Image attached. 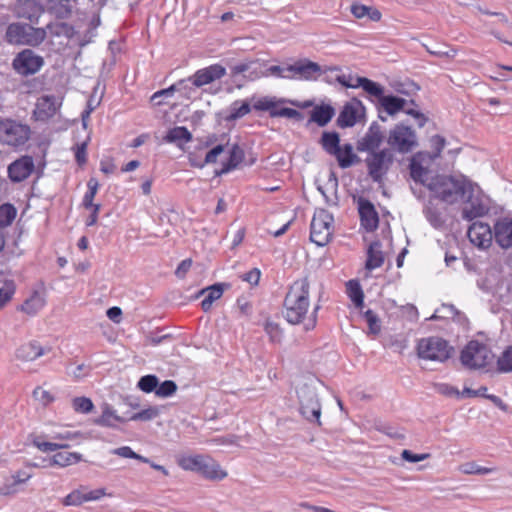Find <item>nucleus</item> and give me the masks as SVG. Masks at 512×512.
I'll use <instances>...</instances> for the list:
<instances>
[{
	"instance_id": "f257e3e1",
	"label": "nucleus",
	"mask_w": 512,
	"mask_h": 512,
	"mask_svg": "<svg viewBox=\"0 0 512 512\" xmlns=\"http://www.w3.org/2000/svg\"><path fill=\"white\" fill-rule=\"evenodd\" d=\"M66 29H71L67 23L48 24L46 28H37L28 23L13 22L7 26L4 40L11 45L37 47L46 39V30L60 36Z\"/></svg>"
},
{
	"instance_id": "f03ea898",
	"label": "nucleus",
	"mask_w": 512,
	"mask_h": 512,
	"mask_svg": "<svg viewBox=\"0 0 512 512\" xmlns=\"http://www.w3.org/2000/svg\"><path fill=\"white\" fill-rule=\"evenodd\" d=\"M310 284L307 278L298 279L290 286L283 302V315L288 323L303 322L309 308Z\"/></svg>"
},
{
	"instance_id": "7ed1b4c3",
	"label": "nucleus",
	"mask_w": 512,
	"mask_h": 512,
	"mask_svg": "<svg viewBox=\"0 0 512 512\" xmlns=\"http://www.w3.org/2000/svg\"><path fill=\"white\" fill-rule=\"evenodd\" d=\"M470 183L465 177L457 178L451 175L438 174L431 178L427 184L435 198L447 204H454L458 199L464 198Z\"/></svg>"
},
{
	"instance_id": "20e7f679",
	"label": "nucleus",
	"mask_w": 512,
	"mask_h": 512,
	"mask_svg": "<svg viewBox=\"0 0 512 512\" xmlns=\"http://www.w3.org/2000/svg\"><path fill=\"white\" fill-rule=\"evenodd\" d=\"M177 464L186 471L195 472L209 480H222L227 472L209 455H183L177 459Z\"/></svg>"
},
{
	"instance_id": "39448f33",
	"label": "nucleus",
	"mask_w": 512,
	"mask_h": 512,
	"mask_svg": "<svg viewBox=\"0 0 512 512\" xmlns=\"http://www.w3.org/2000/svg\"><path fill=\"white\" fill-rule=\"evenodd\" d=\"M391 150L401 154L412 152L419 146L416 131L404 122L397 123L387 137Z\"/></svg>"
},
{
	"instance_id": "423d86ee",
	"label": "nucleus",
	"mask_w": 512,
	"mask_h": 512,
	"mask_svg": "<svg viewBox=\"0 0 512 512\" xmlns=\"http://www.w3.org/2000/svg\"><path fill=\"white\" fill-rule=\"evenodd\" d=\"M453 348L441 337L422 338L417 344V355L421 359L445 362L451 357Z\"/></svg>"
},
{
	"instance_id": "0eeeda50",
	"label": "nucleus",
	"mask_w": 512,
	"mask_h": 512,
	"mask_svg": "<svg viewBox=\"0 0 512 512\" xmlns=\"http://www.w3.org/2000/svg\"><path fill=\"white\" fill-rule=\"evenodd\" d=\"M494 358L491 349L477 340H472L461 351L460 360L469 369L486 367Z\"/></svg>"
},
{
	"instance_id": "6e6552de",
	"label": "nucleus",
	"mask_w": 512,
	"mask_h": 512,
	"mask_svg": "<svg viewBox=\"0 0 512 512\" xmlns=\"http://www.w3.org/2000/svg\"><path fill=\"white\" fill-rule=\"evenodd\" d=\"M31 129L27 124L6 118L0 120V142L18 148L30 138Z\"/></svg>"
},
{
	"instance_id": "1a4fd4ad",
	"label": "nucleus",
	"mask_w": 512,
	"mask_h": 512,
	"mask_svg": "<svg viewBox=\"0 0 512 512\" xmlns=\"http://www.w3.org/2000/svg\"><path fill=\"white\" fill-rule=\"evenodd\" d=\"M333 215L325 209L318 210L310 224V240L318 246H325L333 235Z\"/></svg>"
},
{
	"instance_id": "9d476101",
	"label": "nucleus",
	"mask_w": 512,
	"mask_h": 512,
	"mask_svg": "<svg viewBox=\"0 0 512 512\" xmlns=\"http://www.w3.org/2000/svg\"><path fill=\"white\" fill-rule=\"evenodd\" d=\"M299 411L309 422L321 424V404L314 387L304 384L297 390Z\"/></svg>"
},
{
	"instance_id": "9b49d317",
	"label": "nucleus",
	"mask_w": 512,
	"mask_h": 512,
	"mask_svg": "<svg viewBox=\"0 0 512 512\" xmlns=\"http://www.w3.org/2000/svg\"><path fill=\"white\" fill-rule=\"evenodd\" d=\"M365 159L369 177L376 183L382 182L394 162V155L388 148L368 152Z\"/></svg>"
},
{
	"instance_id": "f8f14e48",
	"label": "nucleus",
	"mask_w": 512,
	"mask_h": 512,
	"mask_svg": "<svg viewBox=\"0 0 512 512\" xmlns=\"http://www.w3.org/2000/svg\"><path fill=\"white\" fill-rule=\"evenodd\" d=\"M44 64V58L28 48L17 53L12 61L13 69L22 76L36 74Z\"/></svg>"
},
{
	"instance_id": "ddd939ff",
	"label": "nucleus",
	"mask_w": 512,
	"mask_h": 512,
	"mask_svg": "<svg viewBox=\"0 0 512 512\" xmlns=\"http://www.w3.org/2000/svg\"><path fill=\"white\" fill-rule=\"evenodd\" d=\"M384 138L381 125L377 121H373L365 135L357 140L356 150L358 152H375V150H379Z\"/></svg>"
},
{
	"instance_id": "4468645a",
	"label": "nucleus",
	"mask_w": 512,
	"mask_h": 512,
	"mask_svg": "<svg viewBox=\"0 0 512 512\" xmlns=\"http://www.w3.org/2000/svg\"><path fill=\"white\" fill-rule=\"evenodd\" d=\"M360 225L366 232H374L379 226V215L374 204L367 198H358Z\"/></svg>"
},
{
	"instance_id": "2eb2a0df",
	"label": "nucleus",
	"mask_w": 512,
	"mask_h": 512,
	"mask_svg": "<svg viewBox=\"0 0 512 512\" xmlns=\"http://www.w3.org/2000/svg\"><path fill=\"white\" fill-rule=\"evenodd\" d=\"M286 70L290 75H293V79L301 80H313L316 79L315 75H319L323 72L322 67L307 58L299 59L295 63L286 66Z\"/></svg>"
},
{
	"instance_id": "dca6fc26",
	"label": "nucleus",
	"mask_w": 512,
	"mask_h": 512,
	"mask_svg": "<svg viewBox=\"0 0 512 512\" xmlns=\"http://www.w3.org/2000/svg\"><path fill=\"white\" fill-rule=\"evenodd\" d=\"M467 235L470 241L479 248H488L494 238L493 228L488 223L476 221L468 229Z\"/></svg>"
},
{
	"instance_id": "f3484780",
	"label": "nucleus",
	"mask_w": 512,
	"mask_h": 512,
	"mask_svg": "<svg viewBox=\"0 0 512 512\" xmlns=\"http://www.w3.org/2000/svg\"><path fill=\"white\" fill-rule=\"evenodd\" d=\"M34 168L33 158L29 155L22 156L8 166V177L14 183L22 182L31 175Z\"/></svg>"
},
{
	"instance_id": "a211bd4d",
	"label": "nucleus",
	"mask_w": 512,
	"mask_h": 512,
	"mask_svg": "<svg viewBox=\"0 0 512 512\" xmlns=\"http://www.w3.org/2000/svg\"><path fill=\"white\" fill-rule=\"evenodd\" d=\"M358 107L361 108L362 113L364 114L365 107L357 98H353L352 102L346 103L336 120L337 126L342 129L353 127L360 118L358 114Z\"/></svg>"
},
{
	"instance_id": "6ab92c4d",
	"label": "nucleus",
	"mask_w": 512,
	"mask_h": 512,
	"mask_svg": "<svg viewBox=\"0 0 512 512\" xmlns=\"http://www.w3.org/2000/svg\"><path fill=\"white\" fill-rule=\"evenodd\" d=\"M412 105L414 107H418V104L415 102V100H406L402 97H399L397 95L389 94L384 95L379 103L376 104L377 111H380V109H383L384 112H386L389 116H395L399 112L405 110V107L407 105Z\"/></svg>"
},
{
	"instance_id": "aec40b11",
	"label": "nucleus",
	"mask_w": 512,
	"mask_h": 512,
	"mask_svg": "<svg viewBox=\"0 0 512 512\" xmlns=\"http://www.w3.org/2000/svg\"><path fill=\"white\" fill-rule=\"evenodd\" d=\"M226 75V68L221 64H212L208 67L197 70L193 74L194 86L200 88L213 83Z\"/></svg>"
},
{
	"instance_id": "412c9836",
	"label": "nucleus",
	"mask_w": 512,
	"mask_h": 512,
	"mask_svg": "<svg viewBox=\"0 0 512 512\" xmlns=\"http://www.w3.org/2000/svg\"><path fill=\"white\" fill-rule=\"evenodd\" d=\"M17 17L28 20L31 25L37 24L44 8L37 0H19L15 6Z\"/></svg>"
},
{
	"instance_id": "4be33fe9",
	"label": "nucleus",
	"mask_w": 512,
	"mask_h": 512,
	"mask_svg": "<svg viewBox=\"0 0 512 512\" xmlns=\"http://www.w3.org/2000/svg\"><path fill=\"white\" fill-rule=\"evenodd\" d=\"M495 242L503 249L512 247V219L502 217L496 220L493 226Z\"/></svg>"
},
{
	"instance_id": "5701e85b",
	"label": "nucleus",
	"mask_w": 512,
	"mask_h": 512,
	"mask_svg": "<svg viewBox=\"0 0 512 512\" xmlns=\"http://www.w3.org/2000/svg\"><path fill=\"white\" fill-rule=\"evenodd\" d=\"M425 157V152L420 151L415 153L410 159L408 168L412 180L427 187L428 183L426 182L425 176L428 174V168L422 165Z\"/></svg>"
},
{
	"instance_id": "b1692460",
	"label": "nucleus",
	"mask_w": 512,
	"mask_h": 512,
	"mask_svg": "<svg viewBox=\"0 0 512 512\" xmlns=\"http://www.w3.org/2000/svg\"><path fill=\"white\" fill-rule=\"evenodd\" d=\"M309 115L310 117L307 125L315 123L319 127H325L334 117L335 108L331 104L322 103L320 105H315L309 112Z\"/></svg>"
},
{
	"instance_id": "393cba45",
	"label": "nucleus",
	"mask_w": 512,
	"mask_h": 512,
	"mask_svg": "<svg viewBox=\"0 0 512 512\" xmlns=\"http://www.w3.org/2000/svg\"><path fill=\"white\" fill-rule=\"evenodd\" d=\"M49 351L50 348H44L37 341H31L22 344L16 350V357L23 361H33Z\"/></svg>"
},
{
	"instance_id": "a878e982",
	"label": "nucleus",
	"mask_w": 512,
	"mask_h": 512,
	"mask_svg": "<svg viewBox=\"0 0 512 512\" xmlns=\"http://www.w3.org/2000/svg\"><path fill=\"white\" fill-rule=\"evenodd\" d=\"M244 158V150L238 144H233L231 149L229 150V157L227 161L222 163V167L220 170L215 171V175L221 176L236 169L239 166V164L243 162Z\"/></svg>"
},
{
	"instance_id": "bb28decb",
	"label": "nucleus",
	"mask_w": 512,
	"mask_h": 512,
	"mask_svg": "<svg viewBox=\"0 0 512 512\" xmlns=\"http://www.w3.org/2000/svg\"><path fill=\"white\" fill-rule=\"evenodd\" d=\"M342 169L349 168L361 162V158L354 153L353 146L350 143H345L338 148V152L333 154Z\"/></svg>"
},
{
	"instance_id": "cd10ccee",
	"label": "nucleus",
	"mask_w": 512,
	"mask_h": 512,
	"mask_svg": "<svg viewBox=\"0 0 512 512\" xmlns=\"http://www.w3.org/2000/svg\"><path fill=\"white\" fill-rule=\"evenodd\" d=\"M230 284L228 283H215L200 291V294H206L205 298L201 302V308L204 312H208L214 301L218 300L225 289H228Z\"/></svg>"
},
{
	"instance_id": "c85d7f7f",
	"label": "nucleus",
	"mask_w": 512,
	"mask_h": 512,
	"mask_svg": "<svg viewBox=\"0 0 512 512\" xmlns=\"http://www.w3.org/2000/svg\"><path fill=\"white\" fill-rule=\"evenodd\" d=\"M258 64V60H251L233 65L230 67L231 77L235 78L239 74H243V77L249 80L258 79L261 77V71L256 68Z\"/></svg>"
},
{
	"instance_id": "c756f323",
	"label": "nucleus",
	"mask_w": 512,
	"mask_h": 512,
	"mask_svg": "<svg viewBox=\"0 0 512 512\" xmlns=\"http://www.w3.org/2000/svg\"><path fill=\"white\" fill-rule=\"evenodd\" d=\"M382 243L379 240L372 241L367 250V259L365 268L372 271L379 268L384 263V254L381 250Z\"/></svg>"
},
{
	"instance_id": "7c9ffc66",
	"label": "nucleus",
	"mask_w": 512,
	"mask_h": 512,
	"mask_svg": "<svg viewBox=\"0 0 512 512\" xmlns=\"http://www.w3.org/2000/svg\"><path fill=\"white\" fill-rule=\"evenodd\" d=\"M83 460L82 454L78 452H58L54 454L43 467L59 466L67 467L77 464Z\"/></svg>"
},
{
	"instance_id": "2f4dec72",
	"label": "nucleus",
	"mask_w": 512,
	"mask_h": 512,
	"mask_svg": "<svg viewBox=\"0 0 512 512\" xmlns=\"http://www.w3.org/2000/svg\"><path fill=\"white\" fill-rule=\"evenodd\" d=\"M193 75L185 79H180L168 88L159 90V93L179 92L181 96L190 99L198 87L194 86Z\"/></svg>"
},
{
	"instance_id": "473e14b6",
	"label": "nucleus",
	"mask_w": 512,
	"mask_h": 512,
	"mask_svg": "<svg viewBox=\"0 0 512 512\" xmlns=\"http://www.w3.org/2000/svg\"><path fill=\"white\" fill-rule=\"evenodd\" d=\"M354 87H361L367 94L377 98V103L385 95V89L381 84L366 77L358 76Z\"/></svg>"
},
{
	"instance_id": "72a5a7b5",
	"label": "nucleus",
	"mask_w": 512,
	"mask_h": 512,
	"mask_svg": "<svg viewBox=\"0 0 512 512\" xmlns=\"http://www.w3.org/2000/svg\"><path fill=\"white\" fill-rule=\"evenodd\" d=\"M112 420L124 423L127 422L126 417L119 416L116 411L107 403L103 405L102 414L94 420V423L98 426L115 428L116 425Z\"/></svg>"
},
{
	"instance_id": "f704fd0d",
	"label": "nucleus",
	"mask_w": 512,
	"mask_h": 512,
	"mask_svg": "<svg viewBox=\"0 0 512 512\" xmlns=\"http://www.w3.org/2000/svg\"><path fill=\"white\" fill-rule=\"evenodd\" d=\"M320 144L327 154H336L341 146L339 133L336 131H324L320 138Z\"/></svg>"
},
{
	"instance_id": "c9c22d12",
	"label": "nucleus",
	"mask_w": 512,
	"mask_h": 512,
	"mask_svg": "<svg viewBox=\"0 0 512 512\" xmlns=\"http://www.w3.org/2000/svg\"><path fill=\"white\" fill-rule=\"evenodd\" d=\"M57 107L55 104L54 97L44 96L41 101L38 102L35 113L39 119H48L55 115Z\"/></svg>"
},
{
	"instance_id": "e433bc0d",
	"label": "nucleus",
	"mask_w": 512,
	"mask_h": 512,
	"mask_svg": "<svg viewBox=\"0 0 512 512\" xmlns=\"http://www.w3.org/2000/svg\"><path fill=\"white\" fill-rule=\"evenodd\" d=\"M251 106L247 101H235L231 104L229 108V113L224 117V120L227 122H232L237 119H240L250 113Z\"/></svg>"
},
{
	"instance_id": "4c0bfd02",
	"label": "nucleus",
	"mask_w": 512,
	"mask_h": 512,
	"mask_svg": "<svg viewBox=\"0 0 512 512\" xmlns=\"http://www.w3.org/2000/svg\"><path fill=\"white\" fill-rule=\"evenodd\" d=\"M29 438L31 439L32 444L42 452H52L59 449H66L69 447L68 444L44 441L43 435L30 434Z\"/></svg>"
},
{
	"instance_id": "58836bf2",
	"label": "nucleus",
	"mask_w": 512,
	"mask_h": 512,
	"mask_svg": "<svg viewBox=\"0 0 512 512\" xmlns=\"http://www.w3.org/2000/svg\"><path fill=\"white\" fill-rule=\"evenodd\" d=\"M191 139L192 134L185 126H176L164 136V140L168 143L189 142Z\"/></svg>"
},
{
	"instance_id": "ea45409f",
	"label": "nucleus",
	"mask_w": 512,
	"mask_h": 512,
	"mask_svg": "<svg viewBox=\"0 0 512 512\" xmlns=\"http://www.w3.org/2000/svg\"><path fill=\"white\" fill-rule=\"evenodd\" d=\"M348 296L357 308L364 306V293L357 280H349L346 284Z\"/></svg>"
},
{
	"instance_id": "a19ab883",
	"label": "nucleus",
	"mask_w": 512,
	"mask_h": 512,
	"mask_svg": "<svg viewBox=\"0 0 512 512\" xmlns=\"http://www.w3.org/2000/svg\"><path fill=\"white\" fill-rule=\"evenodd\" d=\"M16 291L14 280L0 279V309L11 301Z\"/></svg>"
},
{
	"instance_id": "79ce46f5",
	"label": "nucleus",
	"mask_w": 512,
	"mask_h": 512,
	"mask_svg": "<svg viewBox=\"0 0 512 512\" xmlns=\"http://www.w3.org/2000/svg\"><path fill=\"white\" fill-rule=\"evenodd\" d=\"M43 306V299L37 293H34L21 304L20 310L29 315H35Z\"/></svg>"
},
{
	"instance_id": "37998d69",
	"label": "nucleus",
	"mask_w": 512,
	"mask_h": 512,
	"mask_svg": "<svg viewBox=\"0 0 512 512\" xmlns=\"http://www.w3.org/2000/svg\"><path fill=\"white\" fill-rule=\"evenodd\" d=\"M17 215L16 207L11 203H5L0 206V228L12 224Z\"/></svg>"
},
{
	"instance_id": "c03bdc74",
	"label": "nucleus",
	"mask_w": 512,
	"mask_h": 512,
	"mask_svg": "<svg viewBox=\"0 0 512 512\" xmlns=\"http://www.w3.org/2000/svg\"><path fill=\"white\" fill-rule=\"evenodd\" d=\"M488 213V208L482 203H472L470 208L462 210V218L467 221H472L475 218L482 217Z\"/></svg>"
},
{
	"instance_id": "a18cd8bd",
	"label": "nucleus",
	"mask_w": 512,
	"mask_h": 512,
	"mask_svg": "<svg viewBox=\"0 0 512 512\" xmlns=\"http://www.w3.org/2000/svg\"><path fill=\"white\" fill-rule=\"evenodd\" d=\"M497 371L499 373L512 372V346H508L497 359Z\"/></svg>"
},
{
	"instance_id": "49530a36",
	"label": "nucleus",
	"mask_w": 512,
	"mask_h": 512,
	"mask_svg": "<svg viewBox=\"0 0 512 512\" xmlns=\"http://www.w3.org/2000/svg\"><path fill=\"white\" fill-rule=\"evenodd\" d=\"M159 378L154 374L142 376L137 384V387L145 393H156Z\"/></svg>"
},
{
	"instance_id": "de8ad7c7",
	"label": "nucleus",
	"mask_w": 512,
	"mask_h": 512,
	"mask_svg": "<svg viewBox=\"0 0 512 512\" xmlns=\"http://www.w3.org/2000/svg\"><path fill=\"white\" fill-rule=\"evenodd\" d=\"M159 415V409L155 406H150L140 412L133 413L126 417L127 421H150Z\"/></svg>"
},
{
	"instance_id": "09e8293b",
	"label": "nucleus",
	"mask_w": 512,
	"mask_h": 512,
	"mask_svg": "<svg viewBox=\"0 0 512 512\" xmlns=\"http://www.w3.org/2000/svg\"><path fill=\"white\" fill-rule=\"evenodd\" d=\"M87 187L88 190L83 197L82 204L86 209H90L91 206H94L93 200L99 188L98 180L93 177L90 178L87 182Z\"/></svg>"
},
{
	"instance_id": "8fccbe9b",
	"label": "nucleus",
	"mask_w": 512,
	"mask_h": 512,
	"mask_svg": "<svg viewBox=\"0 0 512 512\" xmlns=\"http://www.w3.org/2000/svg\"><path fill=\"white\" fill-rule=\"evenodd\" d=\"M72 407L77 413L88 414L94 409V404L90 398L75 397L72 400Z\"/></svg>"
},
{
	"instance_id": "3c124183",
	"label": "nucleus",
	"mask_w": 512,
	"mask_h": 512,
	"mask_svg": "<svg viewBox=\"0 0 512 512\" xmlns=\"http://www.w3.org/2000/svg\"><path fill=\"white\" fill-rule=\"evenodd\" d=\"M363 316L369 326V334L378 335L381 331V321L378 315L371 309L366 310Z\"/></svg>"
},
{
	"instance_id": "603ef678",
	"label": "nucleus",
	"mask_w": 512,
	"mask_h": 512,
	"mask_svg": "<svg viewBox=\"0 0 512 512\" xmlns=\"http://www.w3.org/2000/svg\"><path fill=\"white\" fill-rule=\"evenodd\" d=\"M85 487H81L80 489H75L70 492L62 501L65 506H79L85 502L84 496Z\"/></svg>"
},
{
	"instance_id": "864d4df0",
	"label": "nucleus",
	"mask_w": 512,
	"mask_h": 512,
	"mask_svg": "<svg viewBox=\"0 0 512 512\" xmlns=\"http://www.w3.org/2000/svg\"><path fill=\"white\" fill-rule=\"evenodd\" d=\"M177 384L173 380H165L162 383L158 382L156 396L167 398L172 396L177 391Z\"/></svg>"
},
{
	"instance_id": "5fc2aeb1",
	"label": "nucleus",
	"mask_w": 512,
	"mask_h": 512,
	"mask_svg": "<svg viewBox=\"0 0 512 512\" xmlns=\"http://www.w3.org/2000/svg\"><path fill=\"white\" fill-rule=\"evenodd\" d=\"M225 151V145L218 144L211 148L205 155L203 161L201 164H196L200 166V168H203L207 164H214L217 162L218 157Z\"/></svg>"
},
{
	"instance_id": "6e6d98bb",
	"label": "nucleus",
	"mask_w": 512,
	"mask_h": 512,
	"mask_svg": "<svg viewBox=\"0 0 512 512\" xmlns=\"http://www.w3.org/2000/svg\"><path fill=\"white\" fill-rule=\"evenodd\" d=\"M277 102L273 97H262L258 101H256L253 105V108L257 111H268L271 116V112L277 111L276 109Z\"/></svg>"
},
{
	"instance_id": "4d7b16f0",
	"label": "nucleus",
	"mask_w": 512,
	"mask_h": 512,
	"mask_svg": "<svg viewBox=\"0 0 512 512\" xmlns=\"http://www.w3.org/2000/svg\"><path fill=\"white\" fill-rule=\"evenodd\" d=\"M271 117H286L296 121H302L304 119V114L296 109L283 107L277 111L271 112Z\"/></svg>"
},
{
	"instance_id": "13d9d810",
	"label": "nucleus",
	"mask_w": 512,
	"mask_h": 512,
	"mask_svg": "<svg viewBox=\"0 0 512 512\" xmlns=\"http://www.w3.org/2000/svg\"><path fill=\"white\" fill-rule=\"evenodd\" d=\"M264 330L269 335L270 340L274 343H278L282 339V329L279 324L270 320H267L264 324Z\"/></svg>"
},
{
	"instance_id": "bf43d9fd",
	"label": "nucleus",
	"mask_w": 512,
	"mask_h": 512,
	"mask_svg": "<svg viewBox=\"0 0 512 512\" xmlns=\"http://www.w3.org/2000/svg\"><path fill=\"white\" fill-rule=\"evenodd\" d=\"M426 219L428 222L436 229L441 228L444 225V220L442 218L441 212L432 207H428L424 210Z\"/></svg>"
},
{
	"instance_id": "052dcab7",
	"label": "nucleus",
	"mask_w": 512,
	"mask_h": 512,
	"mask_svg": "<svg viewBox=\"0 0 512 512\" xmlns=\"http://www.w3.org/2000/svg\"><path fill=\"white\" fill-rule=\"evenodd\" d=\"M461 471L467 475H486L492 472V469L479 466L475 462H468L461 466Z\"/></svg>"
},
{
	"instance_id": "680f3d73",
	"label": "nucleus",
	"mask_w": 512,
	"mask_h": 512,
	"mask_svg": "<svg viewBox=\"0 0 512 512\" xmlns=\"http://www.w3.org/2000/svg\"><path fill=\"white\" fill-rule=\"evenodd\" d=\"M434 388L439 394L443 396L460 398V391L450 384L437 383L434 385Z\"/></svg>"
},
{
	"instance_id": "e2e57ef3",
	"label": "nucleus",
	"mask_w": 512,
	"mask_h": 512,
	"mask_svg": "<svg viewBox=\"0 0 512 512\" xmlns=\"http://www.w3.org/2000/svg\"><path fill=\"white\" fill-rule=\"evenodd\" d=\"M272 75L278 78L293 79V75L287 72L286 67L280 65H272L267 68L266 72H261V76Z\"/></svg>"
},
{
	"instance_id": "0e129e2a",
	"label": "nucleus",
	"mask_w": 512,
	"mask_h": 512,
	"mask_svg": "<svg viewBox=\"0 0 512 512\" xmlns=\"http://www.w3.org/2000/svg\"><path fill=\"white\" fill-rule=\"evenodd\" d=\"M77 0H57L59 7L55 9L57 18H67L71 15V3H75Z\"/></svg>"
},
{
	"instance_id": "69168bd1",
	"label": "nucleus",
	"mask_w": 512,
	"mask_h": 512,
	"mask_svg": "<svg viewBox=\"0 0 512 512\" xmlns=\"http://www.w3.org/2000/svg\"><path fill=\"white\" fill-rule=\"evenodd\" d=\"M404 113H406L409 116H412L416 120L417 126L419 128H423L429 121V118L427 116H425L422 112L415 108L405 107Z\"/></svg>"
},
{
	"instance_id": "338daca9",
	"label": "nucleus",
	"mask_w": 512,
	"mask_h": 512,
	"mask_svg": "<svg viewBox=\"0 0 512 512\" xmlns=\"http://www.w3.org/2000/svg\"><path fill=\"white\" fill-rule=\"evenodd\" d=\"M430 457L429 453L416 454L411 450L404 449L401 453V458L410 463H417L426 460Z\"/></svg>"
},
{
	"instance_id": "774afa93",
	"label": "nucleus",
	"mask_w": 512,
	"mask_h": 512,
	"mask_svg": "<svg viewBox=\"0 0 512 512\" xmlns=\"http://www.w3.org/2000/svg\"><path fill=\"white\" fill-rule=\"evenodd\" d=\"M87 142H82L76 145L75 148V160L79 166L86 164L87 162Z\"/></svg>"
}]
</instances>
